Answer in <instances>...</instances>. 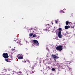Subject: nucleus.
I'll return each mask as SVG.
<instances>
[{"instance_id": "obj_1", "label": "nucleus", "mask_w": 75, "mask_h": 75, "mask_svg": "<svg viewBox=\"0 0 75 75\" xmlns=\"http://www.w3.org/2000/svg\"><path fill=\"white\" fill-rule=\"evenodd\" d=\"M56 49L57 50H58L59 51H61L63 50V48L62 46L59 45L56 47Z\"/></svg>"}, {"instance_id": "obj_2", "label": "nucleus", "mask_w": 75, "mask_h": 75, "mask_svg": "<svg viewBox=\"0 0 75 75\" xmlns=\"http://www.w3.org/2000/svg\"><path fill=\"white\" fill-rule=\"evenodd\" d=\"M31 42L33 43V44H36L38 46L39 45V43L38 41L37 40H33L31 41Z\"/></svg>"}, {"instance_id": "obj_3", "label": "nucleus", "mask_w": 75, "mask_h": 75, "mask_svg": "<svg viewBox=\"0 0 75 75\" xmlns=\"http://www.w3.org/2000/svg\"><path fill=\"white\" fill-rule=\"evenodd\" d=\"M13 41L16 42L19 45H23V44L21 43V41L20 40H18V39L15 40H13Z\"/></svg>"}, {"instance_id": "obj_4", "label": "nucleus", "mask_w": 75, "mask_h": 75, "mask_svg": "<svg viewBox=\"0 0 75 75\" xmlns=\"http://www.w3.org/2000/svg\"><path fill=\"white\" fill-rule=\"evenodd\" d=\"M4 58L5 59L8 58V56L7 53H4L2 55Z\"/></svg>"}, {"instance_id": "obj_5", "label": "nucleus", "mask_w": 75, "mask_h": 75, "mask_svg": "<svg viewBox=\"0 0 75 75\" xmlns=\"http://www.w3.org/2000/svg\"><path fill=\"white\" fill-rule=\"evenodd\" d=\"M58 37H59V38H62V35H61V31H59L58 32Z\"/></svg>"}, {"instance_id": "obj_6", "label": "nucleus", "mask_w": 75, "mask_h": 75, "mask_svg": "<svg viewBox=\"0 0 75 75\" xmlns=\"http://www.w3.org/2000/svg\"><path fill=\"white\" fill-rule=\"evenodd\" d=\"M35 72V71H31L30 72H29L28 73L27 75H30L31 74H33V73H34Z\"/></svg>"}, {"instance_id": "obj_7", "label": "nucleus", "mask_w": 75, "mask_h": 75, "mask_svg": "<svg viewBox=\"0 0 75 75\" xmlns=\"http://www.w3.org/2000/svg\"><path fill=\"white\" fill-rule=\"evenodd\" d=\"M52 57L53 58H54V60L55 61H56V59H57L58 58V56H56V55H54L53 54H52Z\"/></svg>"}, {"instance_id": "obj_8", "label": "nucleus", "mask_w": 75, "mask_h": 75, "mask_svg": "<svg viewBox=\"0 0 75 75\" xmlns=\"http://www.w3.org/2000/svg\"><path fill=\"white\" fill-rule=\"evenodd\" d=\"M50 25L49 24H47L45 25V27L47 28H48V29L50 28Z\"/></svg>"}, {"instance_id": "obj_9", "label": "nucleus", "mask_w": 75, "mask_h": 75, "mask_svg": "<svg viewBox=\"0 0 75 75\" xmlns=\"http://www.w3.org/2000/svg\"><path fill=\"white\" fill-rule=\"evenodd\" d=\"M22 56H23V55H22V54H18L17 57H18V58L19 57H21Z\"/></svg>"}, {"instance_id": "obj_10", "label": "nucleus", "mask_w": 75, "mask_h": 75, "mask_svg": "<svg viewBox=\"0 0 75 75\" xmlns=\"http://www.w3.org/2000/svg\"><path fill=\"white\" fill-rule=\"evenodd\" d=\"M18 58L19 59H23V57L22 56L21 57H18Z\"/></svg>"}, {"instance_id": "obj_11", "label": "nucleus", "mask_w": 75, "mask_h": 75, "mask_svg": "<svg viewBox=\"0 0 75 75\" xmlns=\"http://www.w3.org/2000/svg\"><path fill=\"white\" fill-rule=\"evenodd\" d=\"M65 29H66V30H67V29H68V26H65L64 27Z\"/></svg>"}, {"instance_id": "obj_12", "label": "nucleus", "mask_w": 75, "mask_h": 75, "mask_svg": "<svg viewBox=\"0 0 75 75\" xmlns=\"http://www.w3.org/2000/svg\"><path fill=\"white\" fill-rule=\"evenodd\" d=\"M69 22H68V21L66 22V25H68V24H69Z\"/></svg>"}, {"instance_id": "obj_13", "label": "nucleus", "mask_w": 75, "mask_h": 75, "mask_svg": "<svg viewBox=\"0 0 75 75\" xmlns=\"http://www.w3.org/2000/svg\"><path fill=\"white\" fill-rule=\"evenodd\" d=\"M33 33H31L29 34V36L30 37H32L33 36Z\"/></svg>"}, {"instance_id": "obj_14", "label": "nucleus", "mask_w": 75, "mask_h": 75, "mask_svg": "<svg viewBox=\"0 0 75 75\" xmlns=\"http://www.w3.org/2000/svg\"><path fill=\"white\" fill-rule=\"evenodd\" d=\"M68 68L69 69V71H72V68L68 67Z\"/></svg>"}, {"instance_id": "obj_15", "label": "nucleus", "mask_w": 75, "mask_h": 75, "mask_svg": "<svg viewBox=\"0 0 75 75\" xmlns=\"http://www.w3.org/2000/svg\"><path fill=\"white\" fill-rule=\"evenodd\" d=\"M30 70H33V69H34V67H30Z\"/></svg>"}, {"instance_id": "obj_16", "label": "nucleus", "mask_w": 75, "mask_h": 75, "mask_svg": "<svg viewBox=\"0 0 75 75\" xmlns=\"http://www.w3.org/2000/svg\"><path fill=\"white\" fill-rule=\"evenodd\" d=\"M22 72H21V71H20L18 72H17L16 74H22Z\"/></svg>"}, {"instance_id": "obj_17", "label": "nucleus", "mask_w": 75, "mask_h": 75, "mask_svg": "<svg viewBox=\"0 0 75 75\" xmlns=\"http://www.w3.org/2000/svg\"><path fill=\"white\" fill-rule=\"evenodd\" d=\"M58 30L59 31H62V28H59Z\"/></svg>"}, {"instance_id": "obj_18", "label": "nucleus", "mask_w": 75, "mask_h": 75, "mask_svg": "<svg viewBox=\"0 0 75 75\" xmlns=\"http://www.w3.org/2000/svg\"><path fill=\"white\" fill-rule=\"evenodd\" d=\"M5 60L6 61V62H8V59H6V58L5 59Z\"/></svg>"}, {"instance_id": "obj_19", "label": "nucleus", "mask_w": 75, "mask_h": 75, "mask_svg": "<svg viewBox=\"0 0 75 75\" xmlns=\"http://www.w3.org/2000/svg\"><path fill=\"white\" fill-rule=\"evenodd\" d=\"M67 64H70V63H71V62H66Z\"/></svg>"}, {"instance_id": "obj_20", "label": "nucleus", "mask_w": 75, "mask_h": 75, "mask_svg": "<svg viewBox=\"0 0 75 75\" xmlns=\"http://www.w3.org/2000/svg\"><path fill=\"white\" fill-rule=\"evenodd\" d=\"M37 36V35L36 34H34L33 35V37H35Z\"/></svg>"}, {"instance_id": "obj_21", "label": "nucleus", "mask_w": 75, "mask_h": 75, "mask_svg": "<svg viewBox=\"0 0 75 75\" xmlns=\"http://www.w3.org/2000/svg\"><path fill=\"white\" fill-rule=\"evenodd\" d=\"M66 34H65V35H67V34H69V33H68V32L67 31H66Z\"/></svg>"}, {"instance_id": "obj_22", "label": "nucleus", "mask_w": 75, "mask_h": 75, "mask_svg": "<svg viewBox=\"0 0 75 75\" xmlns=\"http://www.w3.org/2000/svg\"><path fill=\"white\" fill-rule=\"evenodd\" d=\"M55 23L56 24H57V23H58V20H55Z\"/></svg>"}, {"instance_id": "obj_23", "label": "nucleus", "mask_w": 75, "mask_h": 75, "mask_svg": "<svg viewBox=\"0 0 75 75\" xmlns=\"http://www.w3.org/2000/svg\"><path fill=\"white\" fill-rule=\"evenodd\" d=\"M65 66L64 65V64H63V69H64V67H65Z\"/></svg>"}, {"instance_id": "obj_24", "label": "nucleus", "mask_w": 75, "mask_h": 75, "mask_svg": "<svg viewBox=\"0 0 75 75\" xmlns=\"http://www.w3.org/2000/svg\"><path fill=\"white\" fill-rule=\"evenodd\" d=\"M52 71H55V69H54V68H52Z\"/></svg>"}, {"instance_id": "obj_25", "label": "nucleus", "mask_w": 75, "mask_h": 75, "mask_svg": "<svg viewBox=\"0 0 75 75\" xmlns=\"http://www.w3.org/2000/svg\"><path fill=\"white\" fill-rule=\"evenodd\" d=\"M60 12H61V13H65V12L62 10Z\"/></svg>"}, {"instance_id": "obj_26", "label": "nucleus", "mask_w": 75, "mask_h": 75, "mask_svg": "<svg viewBox=\"0 0 75 75\" xmlns=\"http://www.w3.org/2000/svg\"><path fill=\"white\" fill-rule=\"evenodd\" d=\"M27 62H29V63H30V61L28 60H27Z\"/></svg>"}, {"instance_id": "obj_27", "label": "nucleus", "mask_w": 75, "mask_h": 75, "mask_svg": "<svg viewBox=\"0 0 75 75\" xmlns=\"http://www.w3.org/2000/svg\"><path fill=\"white\" fill-rule=\"evenodd\" d=\"M47 68H48V69H50V66H48Z\"/></svg>"}, {"instance_id": "obj_28", "label": "nucleus", "mask_w": 75, "mask_h": 75, "mask_svg": "<svg viewBox=\"0 0 75 75\" xmlns=\"http://www.w3.org/2000/svg\"><path fill=\"white\" fill-rule=\"evenodd\" d=\"M70 54H73L72 52H70Z\"/></svg>"}, {"instance_id": "obj_29", "label": "nucleus", "mask_w": 75, "mask_h": 75, "mask_svg": "<svg viewBox=\"0 0 75 75\" xmlns=\"http://www.w3.org/2000/svg\"><path fill=\"white\" fill-rule=\"evenodd\" d=\"M70 26H68V28H70Z\"/></svg>"}, {"instance_id": "obj_30", "label": "nucleus", "mask_w": 75, "mask_h": 75, "mask_svg": "<svg viewBox=\"0 0 75 75\" xmlns=\"http://www.w3.org/2000/svg\"><path fill=\"white\" fill-rule=\"evenodd\" d=\"M63 35H65V33H63Z\"/></svg>"}, {"instance_id": "obj_31", "label": "nucleus", "mask_w": 75, "mask_h": 75, "mask_svg": "<svg viewBox=\"0 0 75 75\" xmlns=\"http://www.w3.org/2000/svg\"><path fill=\"white\" fill-rule=\"evenodd\" d=\"M33 33H34V31H33Z\"/></svg>"}, {"instance_id": "obj_32", "label": "nucleus", "mask_w": 75, "mask_h": 75, "mask_svg": "<svg viewBox=\"0 0 75 75\" xmlns=\"http://www.w3.org/2000/svg\"><path fill=\"white\" fill-rule=\"evenodd\" d=\"M31 30H33V28H31Z\"/></svg>"}, {"instance_id": "obj_33", "label": "nucleus", "mask_w": 75, "mask_h": 75, "mask_svg": "<svg viewBox=\"0 0 75 75\" xmlns=\"http://www.w3.org/2000/svg\"><path fill=\"white\" fill-rule=\"evenodd\" d=\"M57 55H58V54H57Z\"/></svg>"}, {"instance_id": "obj_34", "label": "nucleus", "mask_w": 75, "mask_h": 75, "mask_svg": "<svg viewBox=\"0 0 75 75\" xmlns=\"http://www.w3.org/2000/svg\"><path fill=\"white\" fill-rule=\"evenodd\" d=\"M27 54V55H28V54Z\"/></svg>"}, {"instance_id": "obj_35", "label": "nucleus", "mask_w": 75, "mask_h": 75, "mask_svg": "<svg viewBox=\"0 0 75 75\" xmlns=\"http://www.w3.org/2000/svg\"><path fill=\"white\" fill-rule=\"evenodd\" d=\"M25 62H26V61H25Z\"/></svg>"}, {"instance_id": "obj_36", "label": "nucleus", "mask_w": 75, "mask_h": 75, "mask_svg": "<svg viewBox=\"0 0 75 75\" xmlns=\"http://www.w3.org/2000/svg\"><path fill=\"white\" fill-rule=\"evenodd\" d=\"M72 75H73L72 74H71Z\"/></svg>"}, {"instance_id": "obj_37", "label": "nucleus", "mask_w": 75, "mask_h": 75, "mask_svg": "<svg viewBox=\"0 0 75 75\" xmlns=\"http://www.w3.org/2000/svg\"><path fill=\"white\" fill-rule=\"evenodd\" d=\"M64 10H65V9H64Z\"/></svg>"}]
</instances>
